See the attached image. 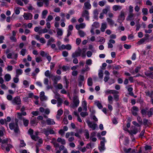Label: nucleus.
<instances>
[{"instance_id": "obj_1", "label": "nucleus", "mask_w": 153, "mask_h": 153, "mask_svg": "<svg viewBox=\"0 0 153 153\" xmlns=\"http://www.w3.org/2000/svg\"><path fill=\"white\" fill-rule=\"evenodd\" d=\"M10 129L11 130H14L15 133H18L19 131L18 124H16L14 123H11L9 124Z\"/></svg>"}, {"instance_id": "obj_2", "label": "nucleus", "mask_w": 153, "mask_h": 153, "mask_svg": "<svg viewBox=\"0 0 153 153\" xmlns=\"http://www.w3.org/2000/svg\"><path fill=\"white\" fill-rule=\"evenodd\" d=\"M41 132L44 133L46 137H48L49 134H55V132L53 129H50L49 128L43 129L41 130Z\"/></svg>"}, {"instance_id": "obj_3", "label": "nucleus", "mask_w": 153, "mask_h": 153, "mask_svg": "<svg viewBox=\"0 0 153 153\" xmlns=\"http://www.w3.org/2000/svg\"><path fill=\"white\" fill-rule=\"evenodd\" d=\"M28 134L30 135L31 138L35 141H36V138L38 139L39 138V136H36L33 134V130L31 128H29L28 131Z\"/></svg>"}, {"instance_id": "obj_4", "label": "nucleus", "mask_w": 153, "mask_h": 153, "mask_svg": "<svg viewBox=\"0 0 153 153\" xmlns=\"http://www.w3.org/2000/svg\"><path fill=\"white\" fill-rule=\"evenodd\" d=\"M25 20H31L33 18V15L30 13H24L23 16Z\"/></svg>"}, {"instance_id": "obj_5", "label": "nucleus", "mask_w": 153, "mask_h": 153, "mask_svg": "<svg viewBox=\"0 0 153 153\" xmlns=\"http://www.w3.org/2000/svg\"><path fill=\"white\" fill-rule=\"evenodd\" d=\"M12 102L14 105H19L21 104V100L19 96L16 97L12 101Z\"/></svg>"}, {"instance_id": "obj_6", "label": "nucleus", "mask_w": 153, "mask_h": 153, "mask_svg": "<svg viewBox=\"0 0 153 153\" xmlns=\"http://www.w3.org/2000/svg\"><path fill=\"white\" fill-rule=\"evenodd\" d=\"M139 109L136 106H133L132 108V109L131 111L132 114L134 116H136L137 115V112L139 111Z\"/></svg>"}, {"instance_id": "obj_7", "label": "nucleus", "mask_w": 153, "mask_h": 153, "mask_svg": "<svg viewBox=\"0 0 153 153\" xmlns=\"http://www.w3.org/2000/svg\"><path fill=\"white\" fill-rule=\"evenodd\" d=\"M88 127L91 128L92 130H94L96 129L97 127V124L96 123H93L92 122L88 121L87 122Z\"/></svg>"}, {"instance_id": "obj_8", "label": "nucleus", "mask_w": 153, "mask_h": 153, "mask_svg": "<svg viewBox=\"0 0 153 153\" xmlns=\"http://www.w3.org/2000/svg\"><path fill=\"white\" fill-rule=\"evenodd\" d=\"M143 123L144 126H148L152 124L151 120L146 119V118L143 119Z\"/></svg>"}, {"instance_id": "obj_9", "label": "nucleus", "mask_w": 153, "mask_h": 153, "mask_svg": "<svg viewBox=\"0 0 153 153\" xmlns=\"http://www.w3.org/2000/svg\"><path fill=\"white\" fill-rule=\"evenodd\" d=\"M89 12L88 11L85 10L83 11L82 14V16L85 18V19L87 20H89Z\"/></svg>"}, {"instance_id": "obj_10", "label": "nucleus", "mask_w": 153, "mask_h": 153, "mask_svg": "<svg viewBox=\"0 0 153 153\" xmlns=\"http://www.w3.org/2000/svg\"><path fill=\"white\" fill-rule=\"evenodd\" d=\"M125 12L122 10L121 12L120 15L118 16V20L123 22L125 19Z\"/></svg>"}, {"instance_id": "obj_11", "label": "nucleus", "mask_w": 153, "mask_h": 153, "mask_svg": "<svg viewBox=\"0 0 153 153\" xmlns=\"http://www.w3.org/2000/svg\"><path fill=\"white\" fill-rule=\"evenodd\" d=\"M73 106L75 107H77L79 105V101L77 97H73Z\"/></svg>"}, {"instance_id": "obj_12", "label": "nucleus", "mask_w": 153, "mask_h": 153, "mask_svg": "<svg viewBox=\"0 0 153 153\" xmlns=\"http://www.w3.org/2000/svg\"><path fill=\"white\" fill-rule=\"evenodd\" d=\"M105 94L106 95H108L109 94H119V91H117L114 90H109L108 89L105 91Z\"/></svg>"}, {"instance_id": "obj_13", "label": "nucleus", "mask_w": 153, "mask_h": 153, "mask_svg": "<svg viewBox=\"0 0 153 153\" xmlns=\"http://www.w3.org/2000/svg\"><path fill=\"white\" fill-rule=\"evenodd\" d=\"M8 139L7 138L2 140L1 146L3 150L5 149L6 144L8 143Z\"/></svg>"}, {"instance_id": "obj_14", "label": "nucleus", "mask_w": 153, "mask_h": 153, "mask_svg": "<svg viewBox=\"0 0 153 153\" xmlns=\"http://www.w3.org/2000/svg\"><path fill=\"white\" fill-rule=\"evenodd\" d=\"M61 79L60 76H54L52 79L53 82L54 84H56L58 80H60Z\"/></svg>"}, {"instance_id": "obj_15", "label": "nucleus", "mask_w": 153, "mask_h": 153, "mask_svg": "<svg viewBox=\"0 0 153 153\" xmlns=\"http://www.w3.org/2000/svg\"><path fill=\"white\" fill-rule=\"evenodd\" d=\"M148 109V108H145L142 109L141 110L140 112L143 117H146L147 114V112L148 111H147V110Z\"/></svg>"}, {"instance_id": "obj_16", "label": "nucleus", "mask_w": 153, "mask_h": 153, "mask_svg": "<svg viewBox=\"0 0 153 153\" xmlns=\"http://www.w3.org/2000/svg\"><path fill=\"white\" fill-rule=\"evenodd\" d=\"M127 131L130 134L132 137H133V134H135L137 132V128H134L133 130L130 131L127 129Z\"/></svg>"}, {"instance_id": "obj_17", "label": "nucleus", "mask_w": 153, "mask_h": 153, "mask_svg": "<svg viewBox=\"0 0 153 153\" xmlns=\"http://www.w3.org/2000/svg\"><path fill=\"white\" fill-rule=\"evenodd\" d=\"M81 55V50L80 49L79 51H76L74 53H72V58H74L78 56H79Z\"/></svg>"}, {"instance_id": "obj_18", "label": "nucleus", "mask_w": 153, "mask_h": 153, "mask_svg": "<svg viewBox=\"0 0 153 153\" xmlns=\"http://www.w3.org/2000/svg\"><path fill=\"white\" fill-rule=\"evenodd\" d=\"M85 8L87 10L90 9L91 7V4L90 3V0L85 2L84 4Z\"/></svg>"}, {"instance_id": "obj_19", "label": "nucleus", "mask_w": 153, "mask_h": 153, "mask_svg": "<svg viewBox=\"0 0 153 153\" xmlns=\"http://www.w3.org/2000/svg\"><path fill=\"white\" fill-rule=\"evenodd\" d=\"M39 97L40 100L42 101L46 100L47 99V98L45 95V93L43 91L40 93Z\"/></svg>"}, {"instance_id": "obj_20", "label": "nucleus", "mask_w": 153, "mask_h": 153, "mask_svg": "<svg viewBox=\"0 0 153 153\" xmlns=\"http://www.w3.org/2000/svg\"><path fill=\"white\" fill-rule=\"evenodd\" d=\"M144 74L146 76L149 77L152 79H153V72H152L149 71H147L145 72Z\"/></svg>"}, {"instance_id": "obj_21", "label": "nucleus", "mask_w": 153, "mask_h": 153, "mask_svg": "<svg viewBox=\"0 0 153 153\" xmlns=\"http://www.w3.org/2000/svg\"><path fill=\"white\" fill-rule=\"evenodd\" d=\"M46 123L48 125H53L55 124V123L53 119L48 118L46 120Z\"/></svg>"}, {"instance_id": "obj_22", "label": "nucleus", "mask_w": 153, "mask_h": 153, "mask_svg": "<svg viewBox=\"0 0 153 153\" xmlns=\"http://www.w3.org/2000/svg\"><path fill=\"white\" fill-rule=\"evenodd\" d=\"M16 77H19L20 75H21L22 73V70L21 69H18L16 70Z\"/></svg>"}, {"instance_id": "obj_23", "label": "nucleus", "mask_w": 153, "mask_h": 153, "mask_svg": "<svg viewBox=\"0 0 153 153\" xmlns=\"http://www.w3.org/2000/svg\"><path fill=\"white\" fill-rule=\"evenodd\" d=\"M13 146L10 143L7 144L5 146V149L6 151L9 152L10 150V149L13 148Z\"/></svg>"}, {"instance_id": "obj_24", "label": "nucleus", "mask_w": 153, "mask_h": 153, "mask_svg": "<svg viewBox=\"0 0 153 153\" xmlns=\"http://www.w3.org/2000/svg\"><path fill=\"white\" fill-rule=\"evenodd\" d=\"M107 27V24L105 22L102 23L100 28L101 31L102 32H104Z\"/></svg>"}, {"instance_id": "obj_25", "label": "nucleus", "mask_w": 153, "mask_h": 153, "mask_svg": "<svg viewBox=\"0 0 153 153\" xmlns=\"http://www.w3.org/2000/svg\"><path fill=\"white\" fill-rule=\"evenodd\" d=\"M94 104L97 105L100 109L102 108L103 107L101 103H100L99 101H95L94 102Z\"/></svg>"}, {"instance_id": "obj_26", "label": "nucleus", "mask_w": 153, "mask_h": 153, "mask_svg": "<svg viewBox=\"0 0 153 153\" xmlns=\"http://www.w3.org/2000/svg\"><path fill=\"white\" fill-rule=\"evenodd\" d=\"M153 114V108H150L147 112V115L149 118H150L152 117V115Z\"/></svg>"}, {"instance_id": "obj_27", "label": "nucleus", "mask_w": 153, "mask_h": 153, "mask_svg": "<svg viewBox=\"0 0 153 153\" xmlns=\"http://www.w3.org/2000/svg\"><path fill=\"white\" fill-rule=\"evenodd\" d=\"M122 8V6L119 5H114L113 7V10L115 11H117L118 10H121Z\"/></svg>"}, {"instance_id": "obj_28", "label": "nucleus", "mask_w": 153, "mask_h": 153, "mask_svg": "<svg viewBox=\"0 0 153 153\" xmlns=\"http://www.w3.org/2000/svg\"><path fill=\"white\" fill-rule=\"evenodd\" d=\"M56 98L57 99V106L59 107L61 106L62 103V100L61 98L58 97V98L56 97Z\"/></svg>"}, {"instance_id": "obj_29", "label": "nucleus", "mask_w": 153, "mask_h": 153, "mask_svg": "<svg viewBox=\"0 0 153 153\" xmlns=\"http://www.w3.org/2000/svg\"><path fill=\"white\" fill-rule=\"evenodd\" d=\"M4 79L6 81H9L11 79L10 75L9 74H6L4 76Z\"/></svg>"}, {"instance_id": "obj_30", "label": "nucleus", "mask_w": 153, "mask_h": 153, "mask_svg": "<svg viewBox=\"0 0 153 153\" xmlns=\"http://www.w3.org/2000/svg\"><path fill=\"white\" fill-rule=\"evenodd\" d=\"M134 14L133 13H129L126 19V20L127 21L131 20L132 18L134 16Z\"/></svg>"}, {"instance_id": "obj_31", "label": "nucleus", "mask_w": 153, "mask_h": 153, "mask_svg": "<svg viewBox=\"0 0 153 153\" xmlns=\"http://www.w3.org/2000/svg\"><path fill=\"white\" fill-rule=\"evenodd\" d=\"M48 11L47 10H44L42 13V18L45 19L47 14L48 13Z\"/></svg>"}, {"instance_id": "obj_32", "label": "nucleus", "mask_w": 153, "mask_h": 153, "mask_svg": "<svg viewBox=\"0 0 153 153\" xmlns=\"http://www.w3.org/2000/svg\"><path fill=\"white\" fill-rule=\"evenodd\" d=\"M108 100L109 104H112L113 103V97L111 95H110L108 96Z\"/></svg>"}, {"instance_id": "obj_33", "label": "nucleus", "mask_w": 153, "mask_h": 153, "mask_svg": "<svg viewBox=\"0 0 153 153\" xmlns=\"http://www.w3.org/2000/svg\"><path fill=\"white\" fill-rule=\"evenodd\" d=\"M23 124H24V126L25 127L27 126L29 124V120H27V119H26L24 117L23 118Z\"/></svg>"}, {"instance_id": "obj_34", "label": "nucleus", "mask_w": 153, "mask_h": 153, "mask_svg": "<svg viewBox=\"0 0 153 153\" xmlns=\"http://www.w3.org/2000/svg\"><path fill=\"white\" fill-rule=\"evenodd\" d=\"M88 85L89 86H91L93 84L92 79L91 77H89L87 80Z\"/></svg>"}, {"instance_id": "obj_35", "label": "nucleus", "mask_w": 153, "mask_h": 153, "mask_svg": "<svg viewBox=\"0 0 153 153\" xmlns=\"http://www.w3.org/2000/svg\"><path fill=\"white\" fill-rule=\"evenodd\" d=\"M82 105L83 108V110L85 111H87V102L85 101H83L82 102Z\"/></svg>"}, {"instance_id": "obj_36", "label": "nucleus", "mask_w": 153, "mask_h": 153, "mask_svg": "<svg viewBox=\"0 0 153 153\" xmlns=\"http://www.w3.org/2000/svg\"><path fill=\"white\" fill-rule=\"evenodd\" d=\"M142 11L143 15H148V10L147 8H143Z\"/></svg>"}, {"instance_id": "obj_37", "label": "nucleus", "mask_w": 153, "mask_h": 153, "mask_svg": "<svg viewBox=\"0 0 153 153\" xmlns=\"http://www.w3.org/2000/svg\"><path fill=\"white\" fill-rule=\"evenodd\" d=\"M78 33L81 37H84L85 35V33L82 30H79Z\"/></svg>"}, {"instance_id": "obj_38", "label": "nucleus", "mask_w": 153, "mask_h": 153, "mask_svg": "<svg viewBox=\"0 0 153 153\" xmlns=\"http://www.w3.org/2000/svg\"><path fill=\"white\" fill-rule=\"evenodd\" d=\"M118 94H113L114 100L116 101H118L119 99V95Z\"/></svg>"}, {"instance_id": "obj_39", "label": "nucleus", "mask_w": 153, "mask_h": 153, "mask_svg": "<svg viewBox=\"0 0 153 153\" xmlns=\"http://www.w3.org/2000/svg\"><path fill=\"white\" fill-rule=\"evenodd\" d=\"M84 135L86 139H88L89 138V134L88 130H85L84 132Z\"/></svg>"}, {"instance_id": "obj_40", "label": "nucleus", "mask_w": 153, "mask_h": 153, "mask_svg": "<svg viewBox=\"0 0 153 153\" xmlns=\"http://www.w3.org/2000/svg\"><path fill=\"white\" fill-rule=\"evenodd\" d=\"M146 41L144 38H142L140 39L137 43V45H142Z\"/></svg>"}, {"instance_id": "obj_41", "label": "nucleus", "mask_w": 153, "mask_h": 153, "mask_svg": "<svg viewBox=\"0 0 153 153\" xmlns=\"http://www.w3.org/2000/svg\"><path fill=\"white\" fill-rule=\"evenodd\" d=\"M107 22L110 25H113L114 22V21H113L111 19L109 18H107Z\"/></svg>"}, {"instance_id": "obj_42", "label": "nucleus", "mask_w": 153, "mask_h": 153, "mask_svg": "<svg viewBox=\"0 0 153 153\" xmlns=\"http://www.w3.org/2000/svg\"><path fill=\"white\" fill-rule=\"evenodd\" d=\"M30 123L32 125L37 124V122H36V118H35L30 120Z\"/></svg>"}, {"instance_id": "obj_43", "label": "nucleus", "mask_w": 153, "mask_h": 153, "mask_svg": "<svg viewBox=\"0 0 153 153\" xmlns=\"http://www.w3.org/2000/svg\"><path fill=\"white\" fill-rule=\"evenodd\" d=\"M11 119L10 117H7L6 119H4V122L5 124H6V126H7V122H10L11 121Z\"/></svg>"}, {"instance_id": "obj_44", "label": "nucleus", "mask_w": 153, "mask_h": 153, "mask_svg": "<svg viewBox=\"0 0 153 153\" xmlns=\"http://www.w3.org/2000/svg\"><path fill=\"white\" fill-rule=\"evenodd\" d=\"M26 145L23 140H21L19 146L20 147H23Z\"/></svg>"}, {"instance_id": "obj_45", "label": "nucleus", "mask_w": 153, "mask_h": 153, "mask_svg": "<svg viewBox=\"0 0 153 153\" xmlns=\"http://www.w3.org/2000/svg\"><path fill=\"white\" fill-rule=\"evenodd\" d=\"M48 30L46 28L43 29L39 30V34H41L42 33H45L48 32Z\"/></svg>"}, {"instance_id": "obj_46", "label": "nucleus", "mask_w": 153, "mask_h": 153, "mask_svg": "<svg viewBox=\"0 0 153 153\" xmlns=\"http://www.w3.org/2000/svg\"><path fill=\"white\" fill-rule=\"evenodd\" d=\"M98 76L99 78L102 79L103 77V71L100 70L98 73Z\"/></svg>"}, {"instance_id": "obj_47", "label": "nucleus", "mask_w": 153, "mask_h": 153, "mask_svg": "<svg viewBox=\"0 0 153 153\" xmlns=\"http://www.w3.org/2000/svg\"><path fill=\"white\" fill-rule=\"evenodd\" d=\"M82 52H81V56H82V57L83 58H84L86 56V54H85L86 50H85V49L83 48L82 49Z\"/></svg>"}, {"instance_id": "obj_48", "label": "nucleus", "mask_w": 153, "mask_h": 153, "mask_svg": "<svg viewBox=\"0 0 153 153\" xmlns=\"http://www.w3.org/2000/svg\"><path fill=\"white\" fill-rule=\"evenodd\" d=\"M26 52V50L25 49H22L20 52V54L22 55L23 56L25 55V53Z\"/></svg>"}, {"instance_id": "obj_49", "label": "nucleus", "mask_w": 153, "mask_h": 153, "mask_svg": "<svg viewBox=\"0 0 153 153\" xmlns=\"http://www.w3.org/2000/svg\"><path fill=\"white\" fill-rule=\"evenodd\" d=\"M102 141H100V146H105V139L104 137L102 138Z\"/></svg>"}, {"instance_id": "obj_50", "label": "nucleus", "mask_w": 153, "mask_h": 153, "mask_svg": "<svg viewBox=\"0 0 153 153\" xmlns=\"http://www.w3.org/2000/svg\"><path fill=\"white\" fill-rule=\"evenodd\" d=\"M152 149V147L150 146L146 145L145 146V149L146 151L148 150H151Z\"/></svg>"}, {"instance_id": "obj_51", "label": "nucleus", "mask_w": 153, "mask_h": 153, "mask_svg": "<svg viewBox=\"0 0 153 153\" xmlns=\"http://www.w3.org/2000/svg\"><path fill=\"white\" fill-rule=\"evenodd\" d=\"M81 116L82 117H85L88 115V113L87 112H82L80 113Z\"/></svg>"}, {"instance_id": "obj_52", "label": "nucleus", "mask_w": 153, "mask_h": 153, "mask_svg": "<svg viewBox=\"0 0 153 153\" xmlns=\"http://www.w3.org/2000/svg\"><path fill=\"white\" fill-rule=\"evenodd\" d=\"M131 45H127L126 44H125L124 45V48L127 49H129L131 48Z\"/></svg>"}, {"instance_id": "obj_53", "label": "nucleus", "mask_w": 153, "mask_h": 153, "mask_svg": "<svg viewBox=\"0 0 153 153\" xmlns=\"http://www.w3.org/2000/svg\"><path fill=\"white\" fill-rule=\"evenodd\" d=\"M141 68L140 66L137 67L135 69V72L136 73H137Z\"/></svg>"}, {"instance_id": "obj_54", "label": "nucleus", "mask_w": 153, "mask_h": 153, "mask_svg": "<svg viewBox=\"0 0 153 153\" xmlns=\"http://www.w3.org/2000/svg\"><path fill=\"white\" fill-rule=\"evenodd\" d=\"M138 122L140 124H142V119L140 116H138L137 118Z\"/></svg>"}, {"instance_id": "obj_55", "label": "nucleus", "mask_w": 153, "mask_h": 153, "mask_svg": "<svg viewBox=\"0 0 153 153\" xmlns=\"http://www.w3.org/2000/svg\"><path fill=\"white\" fill-rule=\"evenodd\" d=\"M62 55L64 57H66L68 55V52L66 51H63L62 52Z\"/></svg>"}, {"instance_id": "obj_56", "label": "nucleus", "mask_w": 153, "mask_h": 153, "mask_svg": "<svg viewBox=\"0 0 153 153\" xmlns=\"http://www.w3.org/2000/svg\"><path fill=\"white\" fill-rule=\"evenodd\" d=\"M63 113V111L61 109H60L58 111L57 115L59 116H61L62 115Z\"/></svg>"}, {"instance_id": "obj_57", "label": "nucleus", "mask_w": 153, "mask_h": 153, "mask_svg": "<svg viewBox=\"0 0 153 153\" xmlns=\"http://www.w3.org/2000/svg\"><path fill=\"white\" fill-rule=\"evenodd\" d=\"M16 2L20 6H23L24 5L21 0H16Z\"/></svg>"}, {"instance_id": "obj_58", "label": "nucleus", "mask_w": 153, "mask_h": 153, "mask_svg": "<svg viewBox=\"0 0 153 153\" xmlns=\"http://www.w3.org/2000/svg\"><path fill=\"white\" fill-rule=\"evenodd\" d=\"M10 39L13 42H16L17 41V39L15 36H11L10 37Z\"/></svg>"}, {"instance_id": "obj_59", "label": "nucleus", "mask_w": 153, "mask_h": 153, "mask_svg": "<svg viewBox=\"0 0 153 153\" xmlns=\"http://www.w3.org/2000/svg\"><path fill=\"white\" fill-rule=\"evenodd\" d=\"M115 80L111 78L109 80L108 82V83L109 85H111L113 83H115Z\"/></svg>"}, {"instance_id": "obj_60", "label": "nucleus", "mask_w": 153, "mask_h": 153, "mask_svg": "<svg viewBox=\"0 0 153 153\" xmlns=\"http://www.w3.org/2000/svg\"><path fill=\"white\" fill-rule=\"evenodd\" d=\"M53 19V16L51 15L48 16V18L46 19V21L47 22L48 21H51Z\"/></svg>"}, {"instance_id": "obj_61", "label": "nucleus", "mask_w": 153, "mask_h": 153, "mask_svg": "<svg viewBox=\"0 0 153 153\" xmlns=\"http://www.w3.org/2000/svg\"><path fill=\"white\" fill-rule=\"evenodd\" d=\"M86 63L87 65H91L92 64V60L90 59H88L86 60Z\"/></svg>"}, {"instance_id": "obj_62", "label": "nucleus", "mask_w": 153, "mask_h": 153, "mask_svg": "<svg viewBox=\"0 0 153 153\" xmlns=\"http://www.w3.org/2000/svg\"><path fill=\"white\" fill-rule=\"evenodd\" d=\"M45 76L48 77H50V73L49 70L46 71L45 73Z\"/></svg>"}, {"instance_id": "obj_63", "label": "nucleus", "mask_w": 153, "mask_h": 153, "mask_svg": "<svg viewBox=\"0 0 153 153\" xmlns=\"http://www.w3.org/2000/svg\"><path fill=\"white\" fill-rule=\"evenodd\" d=\"M105 3V1H101L99 2V4L100 6L102 7L104 6Z\"/></svg>"}, {"instance_id": "obj_64", "label": "nucleus", "mask_w": 153, "mask_h": 153, "mask_svg": "<svg viewBox=\"0 0 153 153\" xmlns=\"http://www.w3.org/2000/svg\"><path fill=\"white\" fill-rule=\"evenodd\" d=\"M39 41L42 44H45L46 42L45 40L43 37H42L40 39Z\"/></svg>"}]
</instances>
